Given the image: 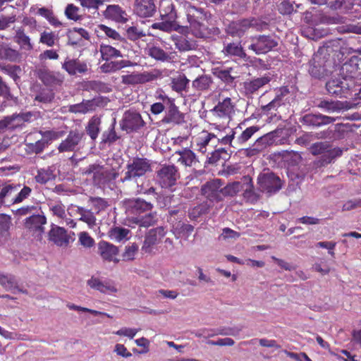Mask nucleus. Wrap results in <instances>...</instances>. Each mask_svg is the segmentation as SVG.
Wrapping results in <instances>:
<instances>
[{
  "label": "nucleus",
  "instance_id": "1",
  "mask_svg": "<svg viewBox=\"0 0 361 361\" xmlns=\"http://www.w3.org/2000/svg\"><path fill=\"white\" fill-rule=\"evenodd\" d=\"M334 50L330 45L319 48L309 62L308 72L316 79H324L331 74L334 65L333 56Z\"/></svg>",
  "mask_w": 361,
  "mask_h": 361
},
{
  "label": "nucleus",
  "instance_id": "2",
  "mask_svg": "<svg viewBox=\"0 0 361 361\" xmlns=\"http://www.w3.org/2000/svg\"><path fill=\"white\" fill-rule=\"evenodd\" d=\"M82 174L91 176L93 185L99 188L111 187L118 176V173L114 169H109L97 163L84 169Z\"/></svg>",
  "mask_w": 361,
  "mask_h": 361
},
{
  "label": "nucleus",
  "instance_id": "3",
  "mask_svg": "<svg viewBox=\"0 0 361 361\" xmlns=\"http://www.w3.org/2000/svg\"><path fill=\"white\" fill-rule=\"evenodd\" d=\"M126 169L124 176L121 178V181L123 183L136 181L139 178L152 171L151 162L147 158L133 157L128 161Z\"/></svg>",
  "mask_w": 361,
  "mask_h": 361
},
{
  "label": "nucleus",
  "instance_id": "4",
  "mask_svg": "<svg viewBox=\"0 0 361 361\" xmlns=\"http://www.w3.org/2000/svg\"><path fill=\"white\" fill-rule=\"evenodd\" d=\"M266 26L267 24L260 22L257 19L246 18L230 23L226 28V32L232 37H241L250 27L261 30Z\"/></svg>",
  "mask_w": 361,
  "mask_h": 361
},
{
  "label": "nucleus",
  "instance_id": "5",
  "mask_svg": "<svg viewBox=\"0 0 361 361\" xmlns=\"http://www.w3.org/2000/svg\"><path fill=\"white\" fill-rule=\"evenodd\" d=\"M179 8L183 9L187 16L190 25H197L201 21L209 22L212 18V15L203 8L197 7L188 1H181L178 3Z\"/></svg>",
  "mask_w": 361,
  "mask_h": 361
},
{
  "label": "nucleus",
  "instance_id": "6",
  "mask_svg": "<svg viewBox=\"0 0 361 361\" xmlns=\"http://www.w3.org/2000/svg\"><path fill=\"white\" fill-rule=\"evenodd\" d=\"M35 119V115L30 111L13 114L0 121V129H22L25 126V123H30Z\"/></svg>",
  "mask_w": 361,
  "mask_h": 361
},
{
  "label": "nucleus",
  "instance_id": "7",
  "mask_svg": "<svg viewBox=\"0 0 361 361\" xmlns=\"http://www.w3.org/2000/svg\"><path fill=\"white\" fill-rule=\"evenodd\" d=\"M278 42L271 35H259L250 37V44L248 49L256 54H264L277 47Z\"/></svg>",
  "mask_w": 361,
  "mask_h": 361
},
{
  "label": "nucleus",
  "instance_id": "8",
  "mask_svg": "<svg viewBox=\"0 0 361 361\" xmlns=\"http://www.w3.org/2000/svg\"><path fill=\"white\" fill-rule=\"evenodd\" d=\"M85 133L77 129L69 131L66 138L63 140L57 149L59 152H74L84 146Z\"/></svg>",
  "mask_w": 361,
  "mask_h": 361
},
{
  "label": "nucleus",
  "instance_id": "9",
  "mask_svg": "<svg viewBox=\"0 0 361 361\" xmlns=\"http://www.w3.org/2000/svg\"><path fill=\"white\" fill-rule=\"evenodd\" d=\"M180 178L178 169L174 165H163L157 171V180L161 188H171Z\"/></svg>",
  "mask_w": 361,
  "mask_h": 361
},
{
  "label": "nucleus",
  "instance_id": "10",
  "mask_svg": "<svg viewBox=\"0 0 361 361\" xmlns=\"http://www.w3.org/2000/svg\"><path fill=\"white\" fill-rule=\"evenodd\" d=\"M290 92L287 87H282L278 90L276 92L275 97L267 104L261 106V112L264 115L271 114V116L274 115V117H277L276 120H279V117L277 116L276 111L279 107L286 105L288 103V96Z\"/></svg>",
  "mask_w": 361,
  "mask_h": 361
},
{
  "label": "nucleus",
  "instance_id": "11",
  "mask_svg": "<svg viewBox=\"0 0 361 361\" xmlns=\"http://www.w3.org/2000/svg\"><path fill=\"white\" fill-rule=\"evenodd\" d=\"M351 84L338 77H332L326 82V90L331 96L339 98H347L349 94Z\"/></svg>",
  "mask_w": 361,
  "mask_h": 361
},
{
  "label": "nucleus",
  "instance_id": "12",
  "mask_svg": "<svg viewBox=\"0 0 361 361\" xmlns=\"http://www.w3.org/2000/svg\"><path fill=\"white\" fill-rule=\"evenodd\" d=\"M257 183L261 191L269 194L275 193L281 188L279 177L269 171L259 175Z\"/></svg>",
  "mask_w": 361,
  "mask_h": 361
},
{
  "label": "nucleus",
  "instance_id": "13",
  "mask_svg": "<svg viewBox=\"0 0 361 361\" xmlns=\"http://www.w3.org/2000/svg\"><path fill=\"white\" fill-rule=\"evenodd\" d=\"M145 122L141 115L133 109L126 111L120 121L121 130L130 133L136 131L143 127Z\"/></svg>",
  "mask_w": 361,
  "mask_h": 361
},
{
  "label": "nucleus",
  "instance_id": "14",
  "mask_svg": "<svg viewBox=\"0 0 361 361\" xmlns=\"http://www.w3.org/2000/svg\"><path fill=\"white\" fill-rule=\"evenodd\" d=\"M360 63L361 60L357 57H352L348 61L344 63L340 68L339 75L342 79L351 84H353V79L360 76Z\"/></svg>",
  "mask_w": 361,
  "mask_h": 361
},
{
  "label": "nucleus",
  "instance_id": "15",
  "mask_svg": "<svg viewBox=\"0 0 361 361\" xmlns=\"http://www.w3.org/2000/svg\"><path fill=\"white\" fill-rule=\"evenodd\" d=\"M36 75L45 86L49 87L60 86L64 80V76L61 73L50 71L47 68L37 69Z\"/></svg>",
  "mask_w": 361,
  "mask_h": 361
},
{
  "label": "nucleus",
  "instance_id": "16",
  "mask_svg": "<svg viewBox=\"0 0 361 361\" xmlns=\"http://www.w3.org/2000/svg\"><path fill=\"white\" fill-rule=\"evenodd\" d=\"M61 68L71 76L86 74L90 70L87 63L85 61L70 58L68 56H67L63 63H62Z\"/></svg>",
  "mask_w": 361,
  "mask_h": 361
},
{
  "label": "nucleus",
  "instance_id": "17",
  "mask_svg": "<svg viewBox=\"0 0 361 361\" xmlns=\"http://www.w3.org/2000/svg\"><path fill=\"white\" fill-rule=\"evenodd\" d=\"M165 115L161 122L167 124L179 125L184 122V114L181 113L175 104L174 99H167Z\"/></svg>",
  "mask_w": 361,
  "mask_h": 361
},
{
  "label": "nucleus",
  "instance_id": "18",
  "mask_svg": "<svg viewBox=\"0 0 361 361\" xmlns=\"http://www.w3.org/2000/svg\"><path fill=\"white\" fill-rule=\"evenodd\" d=\"M166 233V232L163 226H158L149 230L145 235L142 250L147 253L151 252L153 246L158 244Z\"/></svg>",
  "mask_w": 361,
  "mask_h": 361
},
{
  "label": "nucleus",
  "instance_id": "19",
  "mask_svg": "<svg viewBox=\"0 0 361 361\" xmlns=\"http://www.w3.org/2000/svg\"><path fill=\"white\" fill-rule=\"evenodd\" d=\"M222 183L220 179H214L207 182L202 186L203 195L212 201L219 202L223 200Z\"/></svg>",
  "mask_w": 361,
  "mask_h": 361
},
{
  "label": "nucleus",
  "instance_id": "20",
  "mask_svg": "<svg viewBox=\"0 0 361 361\" xmlns=\"http://www.w3.org/2000/svg\"><path fill=\"white\" fill-rule=\"evenodd\" d=\"M271 80V75L269 73L259 78L247 80L243 83L242 91L246 96L252 95L265 85L268 84Z\"/></svg>",
  "mask_w": 361,
  "mask_h": 361
},
{
  "label": "nucleus",
  "instance_id": "21",
  "mask_svg": "<svg viewBox=\"0 0 361 361\" xmlns=\"http://www.w3.org/2000/svg\"><path fill=\"white\" fill-rule=\"evenodd\" d=\"M87 284L91 288L104 294H113L118 290L115 282L110 279L102 281L99 278L92 276L87 281Z\"/></svg>",
  "mask_w": 361,
  "mask_h": 361
},
{
  "label": "nucleus",
  "instance_id": "22",
  "mask_svg": "<svg viewBox=\"0 0 361 361\" xmlns=\"http://www.w3.org/2000/svg\"><path fill=\"white\" fill-rule=\"evenodd\" d=\"M336 118L321 114H307L299 118V121L304 126L320 127L334 123Z\"/></svg>",
  "mask_w": 361,
  "mask_h": 361
},
{
  "label": "nucleus",
  "instance_id": "23",
  "mask_svg": "<svg viewBox=\"0 0 361 361\" xmlns=\"http://www.w3.org/2000/svg\"><path fill=\"white\" fill-rule=\"evenodd\" d=\"M157 78L153 73H132L121 76V82L126 85H135L152 81Z\"/></svg>",
  "mask_w": 361,
  "mask_h": 361
},
{
  "label": "nucleus",
  "instance_id": "24",
  "mask_svg": "<svg viewBox=\"0 0 361 361\" xmlns=\"http://www.w3.org/2000/svg\"><path fill=\"white\" fill-rule=\"evenodd\" d=\"M234 112V105L231 98L226 97L222 102H219L211 113L215 118L230 119Z\"/></svg>",
  "mask_w": 361,
  "mask_h": 361
},
{
  "label": "nucleus",
  "instance_id": "25",
  "mask_svg": "<svg viewBox=\"0 0 361 361\" xmlns=\"http://www.w3.org/2000/svg\"><path fill=\"white\" fill-rule=\"evenodd\" d=\"M171 39L173 42L176 48L180 51L195 50L198 46L197 41L192 36L189 35H172Z\"/></svg>",
  "mask_w": 361,
  "mask_h": 361
},
{
  "label": "nucleus",
  "instance_id": "26",
  "mask_svg": "<svg viewBox=\"0 0 361 361\" xmlns=\"http://www.w3.org/2000/svg\"><path fill=\"white\" fill-rule=\"evenodd\" d=\"M134 13L140 18H149L154 15L157 8L154 0H135Z\"/></svg>",
  "mask_w": 361,
  "mask_h": 361
},
{
  "label": "nucleus",
  "instance_id": "27",
  "mask_svg": "<svg viewBox=\"0 0 361 361\" xmlns=\"http://www.w3.org/2000/svg\"><path fill=\"white\" fill-rule=\"evenodd\" d=\"M56 166L55 164L37 169V173L34 178L39 184H46L49 181L54 180L56 178Z\"/></svg>",
  "mask_w": 361,
  "mask_h": 361
},
{
  "label": "nucleus",
  "instance_id": "28",
  "mask_svg": "<svg viewBox=\"0 0 361 361\" xmlns=\"http://www.w3.org/2000/svg\"><path fill=\"white\" fill-rule=\"evenodd\" d=\"M128 209L131 213L141 214L145 212H150L153 209V204L141 198L130 200L127 203Z\"/></svg>",
  "mask_w": 361,
  "mask_h": 361
},
{
  "label": "nucleus",
  "instance_id": "29",
  "mask_svg": "<svg viewBox=\"0 0 361 361\" xmlns=\"http://www.w3.org/2000/svg\"><path fill=\"white\" fill-rule=\"evenodd\" d=\"M254 143L255 146H257L262 152L270 145L274 144H283L284 142L282 141V140H278V131L275 130L259 137Z\"/></svg>",
  "mask_w": 361,
  "mask_h": 361
},
{
  "label": "nucleus",
  "instance_id": "30",
  "mask_svg": "<svg viewBox=\"0 0 361 361\" xmlns=\"http://www.w3.org/2000/svg\"><path fill=\"white\" fill-rule=\"evenodd\" d=\"M106 18L118 23H126L127 19L126 12L118 5H109L104 12Z\"/></svg>",
  "mask_w": 361,
  "mask_h": 361
},
{
  "label": "nucleus",
  "instance_id": "31",
  "mask_svg": "<svg viewBox=\"0 0 361 361\" xmlns=\"http://www.w3.org/2000/svg\"><path fill=\"white\" fill-rule=\"evenodd\" d=\"M203 21L198 23L197 25H190L193 35L198 38H209L213 35L220 34V30L214 26L208 27L202 23Z\"/></svg>",
  "mask_w": 361,
  "mask_h": 361
},
{
  "label": "nucleus",
  "instance_id": "32",
  "mask_svg": "<svg viewBox=\"0 0 361 361\" xmlns=\"http://www.w3.org/2000/svg\"><path fill=\"white\" fill-rule=\"evenodd\" d=\"M146 50L147 54L156 61L166 62L171 61L173 58V52L165 51L155 44L148 45Z\"/></svg>",
  "mask_w": 361,
  "mask_h": 361
},
{
  "label": "nucleus",
  "instance_id": "33",
  "mask_svg": "<svg viewBox=\"0 0 361 361\" xmlns=\"http://www.w3.org/2000/svg\"><path fill=\"white\" fill-rule=\"evenodd\" d=\"M317 106L329 114L338 113L342 110L348 109V105L346 102H343L338 100H321L317 104Z\"/></svg>",
  "mask_w": 361,
  "mask_h": 361
},
{
  "label": "nucleus",
  "instance_id": "34",
  "mask_svg": "<svg viewBox=\"0 0 361 361\" xmlns=\"http://www.w3.org/2000/svg\"><path fill=\"white\" fill-rule=\"evenodd\" d=\"M49 240L53 241L58 246H63L69 243V238L66 231L63 227L52 226L49 232Z\"/></svg>",
  "mask_w": 361,
  "mask_h": 361
},
{
  "label": "nucleus",
  "instance_id": "35",
  "mask_svg": "<svg viewBox=\"0 0 361 361\" xmlns=\"http://www.w3.org/2000/svg\"><path fill=\"white\" fill-rule=\"evenodd\" d=\"M47 223L45 216L41 214H32L25 219V226L30 230L44 232V225Z\"/></svg>",
  "mask_w": 361,
  "mask_h": 361
},
{
  "label": "nucleus",
  "instance_id": "36",
  "mask_svg": "<svg viewBox=\"0 0 361 361\" xmlns=\"http://www.w3.org/2000/svg\"><path fill=\"white\" fill-rule=\"evenodd\" d=\"M222 53L226 56L245 59L247 56L240 42L224 43Z\"/></svg>",
  "mask_w": 361,
  "mask_h": 361
},
{
  "label": "nucleus",
  "instance_id": "37",
  "mask_svg": "<svg viewBox=\"0 0 361 361\" xmlns=\"http://www.w3.org/2000/svg\"><path fill=\"white\" fill-rule=\"evenodd\" d=\"M119 250L118 247L104 240H102L98 243V253L105 261L112 259V257H115L118 254Z\"/></svg>",
  "mask_w": 361,
  "mask_h": 361
},
{
  "label": "nucleus",
  "instance_id": "38",
  "mask_svg": "<svg viewBox=\"0 0 361 361\" xmlns=\"http://www.w3.org/2000/svg\"><path fill=\"white\" fill-rule=\"evenodd\" d=\"M194 228V226L191 224L178 221L173 226L172 231L176 238H183L187 240L193 232Z\"/></svg>",
  "mask_w": 361,
  "mask_h": 361
},
{
  "label": "nucleus",
  "instance_id": "39",
  "mask_svg": "<svg viewBox=\"0 0 361 361\" xmlns=\"http://www.w3.org/2000/svg\"><path fill=\"white\" fill-rule=\"evenodd\" d=\"M233 68L216 67L212 69L213 75L228 85H233L236 76L232 75Z\"/></svg>",
  "mask_w": 361,
  "mask_h": 361
},
{
  "label": "nucleus",
  "instance_id": "40",
  "mask_svg": "<svg viewBox=\"0 0 361 361\" xmlns=\"http://www.w3.org/2000/svg\"><path fill=\"white\" fill-rule=\"evenodd\" d=\"M20 59L18 51L12 49L8 44L0 42V59L9 61H17Z\"/></svg>",
  "mask_w": 361,
  "mask_h": 361
},
{
  "label": "nucleus",
  "instance_id": "41",
  "mask_svg": "<svg viewBox=\"0 0 361 361\" xmlns=\"http://www.w3.org/2000/svg\"><path fill=\"white\" fill-rule=\"evenodd\" d=\"M20 184L4 183L1 184L0 188V207L4 204V199L18 192Z\"/></svg>",
  "mask_w": 361,
  "mask_h": 361
},
{
  "label": "nucleus",
  "instance_id": "42",
  "mask_svg": "<svg viewBox=\"0 0 361 361\" xmlns=\"http://www.w3.org/2000/svg\"><path fill=\"white\" fill-rule=\"evenodd\" d=\"M101 118L97 116H92L88 121L85 130L90 138L94 141L100 132Z\"/></svg>",
  "mask_w": 361,
  "mask_h": 361
},
{
  "label": "nucleus",
  "instance_id": "43",
  "mask_svg": "<svg viewBox=\"0 0 361 361\" xmlns=\"http://www.w3.org/2000/svg\"><path fill=\"white\" fill-rule=\"evenodd\" d=\"M99 52L101 54L102 59L106 61L112 59L123 57V55L119 50L112 46L105 44L104 43L101 44L99 46Z\"/></svg>",
  "mask_w": 361,
  "mask_h": 361
},
{
  "label": "nucleus",
  "instance_id": "44",
  "mask_svg": "<svg viewBox=\"0 0 361 361\" xmlns=\"http://www.w3.org/2000/svg\"><path fill=\"white\" fill-rule=\"evenodd\" d=\"M115 126L116 120L114 119L109 128L103 132L101 137V145L110 146L120 139V136L117 135L115 130Z\"/></svg>",
  "mask_w": 361,
  "mask_h": 361
},
{
  "label": "nucleus",
  "instance_id": "45",
  "mask_svg": "<svg viewBox=\"0 0 361 361\" xmlns=\"http://www.w3.org/2000/svg\"><path fill=\"white\" fill-rule=\"evenodd\" d=\"M17 283L18 281L14 275L0 272V285L6 290L15 293L14 289L17 288Z\"/></svg>",
  "mask_w": 361,
  "mask_h": 361
},
{
  "label": "nucleus",
  "instance_id": "46",
  "mask_svg": "<svg viewBox=\"0 0 361 361\" xmlns=\"http://www.w3.org/2000/svg\"><path fill=\"white\" fill-rule=\"evenodd\" d=\"M353 0H334L331 1L329 6L333 10H340L342 13H352L354 7Z\"/></svg>",
  "mask_w": 361,
  "mask_h": 361
},
{
  "label": "nucleus",
  "instance_id": "47",
  "mask_svg": "<svg viewBox=\"0 0 361 361\" xmlns=\"http://www.w3.org/2000/svg\"><path fill=\"white\" fill-rule=\"evenodd\" d=\"M175 154L179 155L178 161L186 166H191L195 161V155L194 152L187 148H185L183 150L176 151Z\"/></svg>",
  "mask_w": 361,
  "mask_h": 361
},
{
  "label": "nucleus",
  "instance_id": "48",
  "mask_svg": "<svg viewBox=\"0 0 361 361\" xmlns=\"http://www.w3.org/2000/svg\"><path fill=\"white\" fill-rule=\"evenodd\" d=\"M54 97L55 94L52 90L41 88L35 96L34 101L47 104L51 103Z\"/></svg>",
  "mask_w": 361,
  "mask_h": 361
},
{
  "label": "nucleus",
  "instance_id": "49",
  "mask_svg": "<svg viewBox=\"0 0 361 361\" xmlns=\"http://www.w3.org/2000/svg\"><path fill=\"white\" fill-rule=\"evenodd\" d=\"M213 81L210 76L202 75L192 81V87L197 91H204L209 89Z\"/></svg>",
  "mask_w": 361,
  "mask_h": 361
},
{
  "label": "nucleus",
  "instance_id": "50",
  "mask_svg": "<svg viewBox=\"0 0 361 361\" xmlns=\"http://www.w3.org/2000/svg\"><path fill=\"white\" fill-rule=\"evenodd\" d=\"M15 42L24 50L31 51L33 49V45L31 43L30 37L27 36L23 30H18L16 32Z\"/></svg>",
  "mask_w": 361,
  "mask_h": 361
},
{
  "label": "nucleus",
  "instance_id": "51",
  "mask_svg": "<svg viewBox=\"0 0 361 361\" xmlns=\"http://www.w3.org/2000/svg\"><path fill=\"white\" fill-rule=\"evenodd\" d=\"M157 221L156 212H149L145 216H139L135 219V223L139 228H148L156 224Z\"/></svg>",
  "mask_w": 361,
  "mask_h": 361
},
{
  "label": "nucleus",
  "instance_id": "52",
  "mask_svg": "<svg viewBox=\"0 0 361 361\" xmlns=\"http://www.w3.org/2000/svg\"><path fill=\"white\" fill-rule=\"evenodd\" d=\"M161 17L162 20H169L173 23H178L177 19L178 18L176 6L172 4H168L161 11Z\"/></svg>",
  "mask_w": 361,
  "mask_h": 361
},
{
  "label": "nucleus",
  "instance_id": "53",
  "mask_svg": "<svg viewBox=\"0 0 361 361\" xmlns=\"http://www.w3.org/2000/svg\"><path fill=\"white\" fill-rule=\"evenodd\" d=\"M342 149L338 147L331 148L330 145H328V148L325 152V154L322 156L321 164L325 165L331 163L335 158L341 156Z\"/></svg>",
  "mask_w": 361,
  "mask_h": 361
},
{
  "label": "nucleus",
  "instance_id": "54",
  "mask_svg": "<svg viewBox=\"0 0 361 361\" xmlns=\"http://www.w3.org/2000/svg\"><path fill=\"white\" fill-rule=\"evenodd\" d=\"M259 130V127L257 126H250L241 132V133L236 137L235 142L238 145H243Z\"/></svg>",
  "mask_w": 361,
  "mask_h": 361
},
{
  "label": "nucleus",
  "instance_id": "55",
  "mask_svg": "<svg viewBox=\"0 0 361 361\" xmlns=\"http://www.w3.org/2000/svg\"><path fill=\"white\" fill-rule=\"evenodd\" d=\"M283 159L288 166H295L302 161V157L298 152L285 151L283 153Z\"/></svg>",
  "mask_w": 361,
  "mask_h": 361
},
{
  "label": "nucleus",
  "instance_id": "56",
  "mask_svg": "<svg viewBox=\"0 0 361 361\" xmlns=\"http://www.w3.org/2000/svg\"><path fill=\"white\" fill-rule=\"evenodd\" d=\"M45 143L40 139L35 142H25V152L27 154H40L47 147Z\"/></svg>",
  "mask_w": 361,
  "mask_h": 361
},
{
  "label": "nucleus",
  "instance_id": "57",
  "mask_svg": "<svg viewBox=\"0 0 361 361\" xmlns=\"http://www.w3.org/2000/svg\"><path fill=\"white\" fill-rule=\"evenodd\" d=\"M243 189H244V185L241 182L235 181L229 183L224 188H222L223 198L226 196L233 197Z\"/></svg>",
  "mask_w": 361,
  "mask_h": 361
},
{
  "label": "nucleus",
  "instance_id": "58",
  "mask_svg": "<svg viewBox=\"0 0 361 361\" xmlns=\"http://www.w3.org/2000/svg\"><path fill=\"white\" fill-rule=\"evenodd\" d=\"M88 203L91 205L94 214H99L101 211L104 210L108 204L106 201L102 197H90L88 200Z\"/></svg>",
  "mask_w": 361,
  "mask_h": 361
},
{
  "label": "nucleus",
  "instance_id": "59",
  "mask_svg": "<svg viewBox=\"0 0 361 361\" xmlns=\"http://www.w3.org/2000/svg\"><path fill=\"white\" fill-rule=\"evenodd\" d=\"M209 212V207L207 204H200L190 209L188 217L192 221H197L201 216Z\"/></svg>",
  "mask_w": 361,
  "mask_h": 361
},
{
  "label": "nucleus",
  "instance_id": "60",
  "mask_svg": "<svg viewBox=\"0 0 361 361\" xmlns=\"http://www.w3.org/2000/svg\"><path fill=\"white\" fill-rule=\"evenodd\" d=\"M178 23H173L169 20H163L162 22L154 23L152 27L169 32L172 30H176L180 27Z\"/></svg>",
  "mask_w": 361,
  "mask_h": 361
},
{
  "label": "nucleus",
  "instance_id": "61",
  "mask_svg": "<svg viewBox=\"0 0 361 361\" xmlns=\"http://www.w3.org/2000/svg\"><path fill=\"white\" fill-rule=\"evenodd\" d=\"M58 39V35L54 32L43 31L40 34L39 42L48 47H53Z\"/></svg>",
  "mask_w": 361,
  "mask_h": 361
},
{
  "label": "nucleus",
  "instance_id": "62",
  "mask_svg": "<svg viewBox=\"0 0 361 361\" xmlns=\"http://www.w3.org/2000/svg\"><path fill=\"white\" fill-rule=\"evenodd\" d=\"M39 133L42 136L40 140L46 142L47 147H48L53 140H57L61 135L60 132L54 130H39Z\"/></svg>",
  "mask_w": 361,
  "mask_h": 361
},
{
  "label": "nucleus",
  "instance_id": "63",
  "mask_svg": "<svg viewBox=\"0 0 361 361\" xmlns=\"http://www.w3.org/2000/svg\"><path fill=\"white\" fill-rule=\"evenodd\" d=\"M128 233L129 230L121 227H116L110 230L109 236L113 240L121 241L125 238H127Z\"/></svg>",
  "mask_w": 361,
  "mask_h": 361
},
{
  "label": "nucleus",
  "instance_id": "64",
  "mask_svg": "<svg viewBox=\"0 0 361 361\" xmlns=\"http://www.w3.org/2000/svg\"><path fill=\"white\" fill-rule=\"evenodd\" d=\"M79 243L85 248H91L94 245V240L85 231L80 232L78 234Z\"/></svg>",
  "mask_w": 361,
  "mask_h": 361
}]
</instances>
